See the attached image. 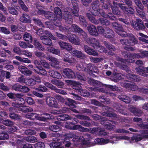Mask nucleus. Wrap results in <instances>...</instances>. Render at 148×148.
I'll return each instance as SVG.
<instances>
[{"label":"nucleus","mask_w":148,"mask_h":148,"mask_svg":"<svg viewBox=\"0 0 148 148\" xmlns=\"http://www.w3.org/2000/svg\"><path fill=\"white\" fill-rule=\"evenodd\" d=\"M58 43L62 49H65L68 51L71 50L72 47L71 45L67 42H58Z\"/></svg>","instance_id":"nucleus-15"},{"label":"nucleus","mask_w":148,"mask_h":148,"mask_svg":"<svg viewBox=\"0 0 148 148\" xmlns=\"http://www.w3.org/2000/svg\"><path fill=\"white\" fill-rule=\"evenodd\" d=\"M148 138V130H143L141 134L137 136H134L132 137V140L137 142L143 139Z\"/></svg>","instance_id":"nucleus-4"},{"label":"nucleus","mask_w":148,"mask_h":148,"mask_svg":"<svg viewBox=\"0 0 148 148\" xmlns=\"http://www.w3.org/2000/svg\"><path fill=\"white\" fill-rule=\"evenodd\" d=\"M137 14L141 18H143L145 16V13L144 12V7L143 5L138 7L136 9Z\"/></svg>","instance_id":"nucleus-27"},{"label":"nucleus","mask_w":148,"mask_h":148,"mask_svg":"<svg viewBox=\"0 0 148 148\" xmlns=\"http://www.w3.org/2000/svg\"><path fill=\"white\" fill-rule=\"evenodd\" d=\"M126 77L129 79L134 82H138L140 81V79L139 76L133 75L130 73L127 74Z\"/></svg>","instance_id":"nucleus-23"},{"label":"nucleus","mask_w":148,"mask_h":148,"mask_svg":"<svg viewBox=\"0 0 148 148\" xmlns=\"http://www.w3.org/2000/svg\"><path fill=\"white\" fill-rule=\"evenodd\" d=\"M69 134L67 136L68 137L72 138L73 137L76 140H81L82 141H84L85 140V138L82 136H76L71 133H69Z\"/></svg>","instance_id":"nucleus-35"},{"label":"nucleus","mask_w":148,"mask_h":148,"mask_svg":"<svg viewBox=\"0 0 148 148\" xmlns=\"http://www.w3.org/2000/svg\"><path fill=\"white\" fill-rule=\"evenodd\" d=\"M19 71L23 74L26 76H30L32 73L31 71L24 66L20 65L18 66Z\"/></svg>","instance_id":"nucleus-11"},{"label":"nucleus","mask_w":148,"mask_h":148,"mask_svg":"<svg viewBox=\"0 0 148 148\" xmlns=\"http://www.w3.org/2000/svg\"><path fill=\"white\" fill-rule=\"evenodd\" d=\"M37 114L36 113H30L26 114V118L31 120H34L36 118Z\"/></svg>","instance_id":"nucleus-39"},{"label":"nucleus","mask_w":148,"mask_h":148,"mask_svg":"<svg viewBox=\"0 0 148 148\" xmlns=\"http://www.w3.org/2000/svg\"><path fill=\"white\" fill-rule=\"evenodd\" d=\"M57 134H55V136L53 138L54 142L51 143L50 146L51 148H60V146L64 143L65 139L64 137L58 136Z\"/></svg>","instance_id":"nucleus-1"},{"label":"nucleus","mask_w":148,"mask_h":148,"mask_svg":"<svg viewBox=\"0 0 148 148\" xmlns=\"http://www.w3.org/2000/svg\"><path fill=\"white\" fill-rule=\"evenodd\" d=\"M2 123L4 125L7 126L11 127L14 125V123L12 121L8 119L3 120Z\"/></svg>","instance_id":"nucleus-52"},{"label":"nucleus","mask_w":148,"mask_h":148,"mask_svg":"<svg viewBox=\"0 0 148 148\" xmlns=\"http://www.w3.org/2000/svg\"><path fill=\"white\" fill-rule=\"evenodd\" d=\"M82 126L80 125H73L72 127L70 126L69 125H68L67 127L68 129H69L73 130H78L79 131H81Z\"/></svg>","instance_id":"nucleus-55"},{"label":"nucleus","mask_w":148,"mask_h":148,"mask_svg":"<svg viewBox=\"0 0 148 148\" xmlns=\"http://www.w3.org/2000/svg\"><path fill=\"white\" fill-rule=\"evenodd\" d=\"M92 113L91 110L87 108H81L79 110V113L84 114L87 113L89 114H91Z\"/></svg>","instance_id":"nucleus-60"},{"label":"nucleus","mask_w":148,"mask_h":148,"mask_svg":"<svg viewBox=\"0 0 148 148\" xmlns=\"http://www.w3.org/2000/svg\"><path fill=\"white\" fill-rule=\"evenodd\" d=\"M49 75L54 78L58 79H61L62 76L61 74L58 71L53 70H50L49 72Z\"/></svg>","instance_id":"nucleus-19"},{"label":"nucleus","mask_w":148,"mask_h":148,"mask_svg":"<svg viewBox=\"0 0 148 148\" xmlns=\"http://www.w3.org/2000/svg\"><path fill=\"white\" fill-rule=\"evenodd\" d=\"M25 140L29 143H35L37 141L36 137L33 136H29L25 137Z\"/></svg>","instance_id":"nucleus-44"},{"label":"nucleus","mask_w":148,"mask_h":148,"mask_svg":"<svg viewBox=\"0 0 148 148\" xmlns=\"http://www.w3.org/2000/svg\"><path fill=\"white\" fill-rule=\"evenodd\" d=\"M89 33L93 36H97L98 33L96 30V27L92 25H90L87 27Z\"/></svg>","instance_id":"nucleus-18"},{"label":"nucleus","mask_w":148,"mask_h":148,"mask_svg":"<svg viewBox=\"0 0 148 148\" xmlns=\"http://www.w3.org/2000/svg\"><path fill=\"white\" fill-rule=\"evenodd\" d=\"M49 129L54 132H57L60 130L59 126L57 125L50 126L49 127Z\"/></svg>","instance_id":"nucleus-58"},{"label":"nucleus","mask_w":148,"mask_h":148,"mask_svg":"<svg viewBox=\"0 0 148 148\" xmlns=\"http://www.w3.org/2000/svg\"><path fill=\"white\" fill-rule=\"evenodd\" d=\"M45 17L51 21H54L57 19V17H56L53 12H46L45 13Z\"/></svg>","instance_id":"nucleus-26"},{"label":"nucleus","mask_w":148,"mask_h":148,"mask_svg":"<svg viewBox=\"0 0 148 148\" xmlns=\"http://www.w3.org/2000/svg\"><path fill=\"white\" fill-rule=\"evenodd\" d=\"M22 85L18 83H16L12 86V89L17 91L21 92L22 89Z\"/></svg>","instance_id":"nucleus-47"},{"label":"nucleus","mask_w":148,"mask_h":148,"mask_svg":"<svg viewBox=\"0 0 148 148\" xmlns=\"http://www.w3.org/2000/svg\"><path fill=\"white\" fill-rule=\"evenodd\" d=\"M19 20L23 23H30L31 20L30 16L27 14L23 13L20 18Z\"/></svg>","instance_id":"nucleus-20"},{"label":"nucleus","mask_w":148,"mask_h":148,"mask_svg":"<svg viewBox=\"0 0 148 148\" xmlns=\"http://www.w3.org/2000/svg\"><path fill=\"white\" fill-rule=\"evenodd\" d=\"M92 9L94 11L92 12V14L95 16H97L100 13V10L99 8V2L98 1H95L91 4Z\"/></svg>","instance_id":"nucleus-7"},{"label":"nucleus","mask_w":148,"mask_h":148,"mask_svg":"<svg viewBox=\"0 0 148 148\" xmlns=\"http://www.w3.org/2000/svg\"><path fill=\"white\" fill-rule=\"evenodd\" d=\"M44 84L46 86L50 88L51 90H54L57 93L63 95H66L67 94L66 92L64 90L57 88L56 86L49 82H45Z\"/></svg>","instance_id":"nucleus-8"},{"label":"nucleus","mask_w":148,"mask_h":148,"mask_svg":"<svg viewBox=\"0 0 148 148\" xmlns=\"http://www.w3.org/2000/svg\"><path fill=\"white\" fill-rule=\"evenodd\" d=\"M49 51L51 53L60 56V51L58 49H56L53 47H50L48 49Z\"/></svg>","instance_id":"nucleus-56"},{"label":"nucleus","mask_w":148,"mask_h":148,"mask_svg":"<svg viewBox=\"0 0 148 148\" xmlns=\"http://www.w3.org/2000/svg\"><path fill=\"white\" fill-rule=\"evenodd\" d=\"M76 102L70 98H67L65 99V104L69 106H72L74 104H76Z\"/></svg>","instance_id":"nucleus-42"},{"label":"nucleus","mask_w":148,"mask_h":148,"mask_svg":"<svg viewBox=\"0 0 148 148\" xmlns=\"http://www.w3.org/2000/svg\"><path fill=\"white\" fill-rule=\"evenodd\" d=\"M48 117L39 116V114H37L36 119L45 122L48 120Z\"/></svg>","instance_id":"nucleus-63"},{"label":"nucleus","mask_w":148,"mask_h":148,"mask_svg":"<svg viewBox=\"0 0 148 148\" xmlns=\"http://www.w3.org/2000/svg\"><path fill=\"white\" fill-rule=\"evenodd\" d=\"M129 110L135 115L138 116H140L142 113V112L141 110L134 107H130L129 108Z\"/></svg>","instance_id":"nucleus-21"},{"label":"nucleus","mask_w":148,"mask_h":148,"mask_svg":"<svg viewBox=\"0 0 148 148\" xmlns=\"http://www.w3.org/2000/svg\"><path fill=\"white\" fill-rule=\"evenodd\" d=\"M64 76L69 78H74L76 77L75 73L71 69L66 68L63 71Z\"/></svg>","instance_id":"nucleus-10"},{"label":"nucleus","mask_w":148,"mask_h":148,"mask_svg":"<svg viewBox=\"0 0 148 148\" xmlns=\"http://www.w3.org/2000/svg\"><path fill=\"white\" fill-rule=\"evenodd\" d=\"M75 116L77 119L81 120H85L90 121L91 119L88 116L82 114H77L75 115Z\"/></svg>","instance_id":"nucleus-50"},{"label":"nucleus","mask_w":148,"mask_h":148,"mask_svg":"<svg viewBox=\"0 0 148 148\" xmlns=\"http://www.w3.org/2000/svg\"><path fill=\"white\" fill-rule=\"evenodd\" d=\"M18 110L19 111H21L24 112H32L33 111V109L30 107L26 106H20L18 108Z\"/></svg>","instance_id":"nucleus-28"},{"label":"nucleus","mask_w":148,"mask_h":148,"mask_svg":"<svg viewBox=\"0 0 148 148\" xmlns=\"http://www.w3.org/2000/svg\"><path fill=\"white\" fill-rule=\"evenodd\" d=\"M46 104L49 107L57 108L59 107L58 102L54 97H48L46 100Z\"/></svg>","instance_id":"nucleus-6"},{"label":"nucleus","mask_w":148,"mask_h":148,"mask_svg":"<svg viewBox=\"0 0 148 148\" xmlns=\"http://www.w3.org/2000/svg\"><path fill=\"white\" fill-rule=\"evenodd\" d=\"M73 56L81 59H84L86 58L85 54L81 51L76 50H74L72 52Z\"/></svg>","instance_id":"nucleus-25"},{"label":"nucleus","mask_w":148,"mask_h":148,"mask_svg":"<svg viewBox=\"0 0 148 148\" xmlns=\"http://www.w3.org/2000/svg\"><path fill=\"white\" fill-rule=\"evenodd\" d=\"M54 12L56 17L57 18L60 19L62 18V14L60 9L58 7H55L54 9Z\"/></svg>","instance_id":"nucleus-30"},{"label":"nucleus","mask_w":148,"mask_h":148,"mask_svg":"<svg viewBox=\"0 0 148 148\" xmlns=\"http://www.w3.org/2000/svg\"><path fill=\"white\" fill-rule=\"evenodd\" d=\"M86 15L90 21L92 23L97 25L99 23V20H97L90 13H87L86 14Z\"/></svg>","instance_id":"nucleus-31"},{"label":"nucleus","mask_w":148,"mask_h":148,"mask_svg":"<svg viewBox=\"0 0 148 148\" xmlns=\"http://www.w3.org/2000/svg\"><path fill=\"white\" fill-rule=\"evenodd\" d=\"M111 8L112 12L114 14L119 15L120 14V11L116 7L112 6Z\"/></svg>","instance_id":"nucleus-62"},{"label":"nucleus","mask_w":148,"mask_h":148,"mask_svg":"<svg viewBox=\"0 0 148 148\" xmlns=\"http://www.w3.org/2000/svg\"><path fill=\"white\" fill-rule=\"evenodd\" d=\"M25 84L29 86H32L35 84V81L34 79L30 78H28L26 79Z\"/></svg>","instance_id":"nucleus-38"},{"label":"nucleus","mask_w":148,"mask_h":148,"mask_svg":"<svg viewBox=\"0 0 148 148\" xmlns=\"http://www.w3.org/2000/svg\"><path fill=\"white\" fill-rule=\"evenodd\" d=\"M54 97L59 102L61 103H65V99L60 95H57L54 96Z\"/></svg>","instance_id":"nucleus-64"},{"label":"nucleus","mask_w":148,"mask_h":148,"mask_svg":"<svg viewBox=\"0 0 148 148\" xmlns=\"http://www.w3.org/2000/svg\"><path fill=\"white\" fill-rule=\"evenodd\" d=\"M93 65V64L91 63L88 64L86 67L84 69V71L87 72H92Z\"/></svg>","instance_id":"nucleus-61"},{"label":"nucleus","mask_w":148,"mask_h":148,"mask_svg":"<svg viewBox=\"0 0 148 148\" xmlns=\"http://www.w3.org/2000/svg\"><path fill=\"white\" fill-rule=\"evenodd\" d=\"M94 142L96 144L102 145L108 143L109 142V140L108 139H104L102 138H97L95 140Z\"/></svg>","instance_id":"nucleus-33"},{"label":"nucleus","mask_w":148,"mask_h":148,"mask_svg":"<svg viewBox=\"0 0 148 148\" xmlns=\"http://www.w3.org/2000/svg\"><path fill=\"white\" fill-rule=\"evenodd\" d=\"M84 50L88 54L93 56H98V53L94 50L91 49L87 45H84Z\"/></svg>","instance_id":"nucleus-17"},{"label":"nucleus","mask_w":148,"mask_h":148,"mask_svg":"<svg viewBox=\"0 0 148 148\" xmlns=\"http://www.w3.org/2000/svg\"><path fill=\"white\" fill-rule=\"evenodd\" d=\"M69 11L66 10V11H64V18L67 21L72 18V15L70 14H69Z\"/></svg>","instance_id":"nucleus-49"},{"label":"nucleus","mask_w":148,"mask_h":148,"mask_svg":"<svg viewBox=\"0 0 148 148\" xmlns=\"http://www.w3.org/2000/svg\"><path fill=\"white\" fill-rule=\"evenodd\" d=\"M113 106L120 113L124 115H127V113L124 111V108L122 105L119 103H114Z\"/></svg>","instance_id":"nucleus-14"},{"label":"nucleus","mask_w":148,"mask_h":148,"mask_svg":"<svg viewBox=\"0 0 148 148\" xmlns=\"http://www.w3.org/2000/svg\"><path fill=\"white\" fill-rule=\"evenodd\" d=\"M131 25L135 29L137 30L143 29L145 27L143 21L139 19H137L136 21H132Z\"/></svg>","instance_id":"nucleus-5"},{"label":"nucleus","mask_w":148,"mask_h":148,"mask_svg":"<svg viewBox=\"0 0 148 148\" xmlns=\"http://www.w3.org/2000/svg\"><path fill=\"white\" fill-rule=\"evenodd\" d=\"M106 87L110 88L112 90L114 91H117L118 92H122L123 91V90L122 88L119 87H117L116 86H112L111 85H107Z\"/></svg>","instance_id":"nucleus-40"},{"label":"nucleus","mask_w":148,"mask_h":148,"mask_svg":"<svg viewBox=\"0 0 148 148\" xmlns=\"http://www.w3.org/2000/svg\"><path fill=\"white\" fill-rule=\"evenodd\" d=\"M112 26L114 28L119 31V34L122 37H134L135 36L131 33H127L125 32L121 31L122 29L121 25L116 22L112 23Z\"/></svg>","instance_id":"nucleus-2"},{"label":"nucleus","mask_w":148,"mask_h":148,"mask_svg":"<svg viewBox=\"0 0 148 148\" xmlns=\"http://www.w3.org/2000/svg\"><path fill=\"white\" fill-rule=\"evenodd\" d=\"M71 30L73 32H78L81 30V28L77 25L73 24L71 25Z\"/></svg>","instance_id":"nucleus-57"},{"label":"nucleus","mask_w":148,"mask_h":148,"mask_svg":"<svg viewBox=\"0 0 148 148\" xmlns=\"http://www.w3.org/2000/svg\"><path fill=\"white\" fill-rule=\"evenodd\" d=\"M104 58H95L94 57H90V60L91 62L94 63H97L103 60Z\"/></svg>","instance_id":"nucleus-59"},{"label":"nucleus","mask_w":148,"mask_h":148,"mask_svg":"<svg viewBox=\"0 0 148 148\" xmlns=\"http://www.w3.org/2000/svg\"><path fill=\"white\" fill-rule=\"evenodd\" d=\"M78 17L80 24L84 27H86L87 23L84 17L82 15H80Z\"/></svg>","instance_id":"nucleus-48"},{"label":"nucleus","mask_w":148,"mask_h":148,"mask_svg":"<svg viewBox=\"0 0 148 148\" xmlns=\"http://www.w3.org/2000/svg\"><path fill=\"white\" fill-rule=\"evenodd\" d=\"M69 41L71 43L75 45H79L80 43L79 40L78 38H68Z\"/></svg>","instance_id":"nucleus-37"},{"label":"nucleus","mask_w":148,"mask_h":148,"mask_svg":"<svg viewBox=\"0 0 148 148\" xmlns=\"http://www.w3.org/2000/svg\"><path fill=\"white\" fill-rule=\"evenodd\" d=\"M41 39L42 40V42L45 45L49 46L51 45L52 43L51 40L49 38H42Z\"/></svg>","instance_id":"nucleus-46"},{"label":"nucleus","mask_w":148,"mask_h":148,"mask_svg":"<svg viewBox=\"0 0 148 148\" xmlns=\"http://www.w3.org/2000/svg\"><path fill=\"white\" fill-rule=\"evenodd\" d=\"M70 1L71 2L73 6V9L70 8H67L66 9V10L69 11V12H71L74 16L78 17L79 16V9L76 0H67V1Z\"/></svg>","instance_id":"nucleus-3"},{"label":"nucleus","mask_w":148,"mask_h":148,"mask_svg":"<svg viewBox=\"0 0 148 148\" xmlns=\"http://www.w3.org/2000/svg\"><path fill=\"white\" fill-rule=\"evenodd\" d=\"M18 3L23 10L25 12L29 11L28 8L22 0H18Z\"/></svg>","instance_id":"nucleus-45"},{"label":"nucleus","mask_w":148,"mask_h":148,"mask_svg":"<svg viewBox=\"0 0 148 148\" xmlns=\"http://www.w3.org/2000/svg\"><path fill=\"white\" fill-rule=\"evenodd\" d=\"M99 22L103 25L108 26L110 24V22L107 19L104 18H100L99 19Z\"/></svg>","instance_id":"nucleus-43"},{"label":"nucleus","mask_w":148,"mask_h":148,"mask_svg":"<svg viewBox=\"0 0 148 148\" xmlns=\"http://www.w3.org/2000/svg\"><path fill=\"white\" fill-rule=\"evenodd\" d=\"M63 60L69 63H74L75 60L73 58L70 57L69 54H65L63 57Z\"/></svg>","instance_id":"nucleus-29"},{"label":"nucleus","mask_w":148,"mask_h":148,"mask_svg":"<svg viewBox=\"0 0 148 148\" xmlns=\"http://www.w3.org/2000/svg\"><path fill=\"white\" fill-rule=\"evenodd\" d=\"M46 58L47 60L51 62V65L52 67L53 68H56V66L58 65L60 63L59 62L57 58L51 56H48L46 57Z\"/></svg>","instance_id":"nucleus-16"},{"label":"nucleus","mask_w":148,"mask_h":148,"mask_svg":"<svg viewBox=\"0 0 148 148\" xmlns=\"http://www.w3.org/2000/svg\"><path fill=\"white\" fill-rule=\"evenodd\" d=\"M9 116L10 118L13 119L17 120L21 119V116L20 115L13 113H10Z\"/></svg>","instance_id":"nucleus-53"},{"label":"nucleus","mask_w":148,"mask_h":148,"mask_svg":"<svg viewBox=\"0 0 148 148\" xmlns=\"http://www.w3.org/2000/svg\"><path fill=\"white\" fill-rule=\"evenodd\" d=\"M58 121H64L71 119V117L67 114L61 115L57 118Z\"/></svg>","instance_id":"nucleus-36"},{"label":"nucleus","mask_w":148,"mask_h":148,"mask_svg":"<svg viewBox=\"0 0 148 148\" xmlns=\"http://www.w3.org/2000/svg\"><path fill=\"white\" fill-rule=\"evenodd\" d=\"M8 9L9 12L11 14L15 15H18V12L14 8L10 6L8 8Z\"/></svg>","instance_id":"nucleus-54"},{"label":"nucleus","mask_w":148,"mask_h":148,"mask_svg":"<svg viewBox=\"0 0 148 148\" xmlns=\"http://www.w3.org/2000/svg\"><path fill=\"white\" fill-rule=\"evenodd\" d=\"M39 71L36 70L35 69H33V71L35 73H37L40 75H45L47 74V71L44 69H43L42 67H38Z\"/></svg>","instance_id":"nucleus-32"},{"label":"nucleus","mask_w":148,"mask_h":148,"mask_svg":"<svg viewBox=\"0 0 148 148\" xmlns=\"http://www.w3.org/2000/svg\"><path fill=\"white\" fill-rule=\"evenodd\" d=\"M136 70L140 75L145 77H148V67H138L136 68Z\"/></svg>","instance_id":"nucleus-9"},{"label":"nucleus","mask_w":148,"mask_h":148,"mask_svg":"<svg viewBox=\"0 0 148 148\" xmlns=\"http://www.w3.org/2000/svg\"><path fill=\"white\" fill-rule=\"evenodd\" d=\"M118 98L120 100L126 103H130L131 101L130 98L129 97L125 95H119Z\"/></svg>","instance_id":"nucleus-24"},{"label":"nucleus","mask_w":148,"mask_h":148,"mask_svg":"<svg viewBox=\"0 0 148 148\" xmlns=\"http://www.w3.org/2000/svg\"><path fill=\"white\" fill-rule=\"evenodd\" d=\"M92 46L95 48L97 49L101 53H106V52L107 51L105 48L101 45L99 42L96 40L95 41V42L93 43Z\"/></svg>","instance_id":"nucleus-13"},{"label":"nucleus","mask_w":148,"mask_h":148,"mask_svg":"<svg viewBox=\"0 0 148 148\" xmlns=\"http://www.w3.org/2000/svg\"><path fill=\"white\" fill-rule=\"evenodd\" d=\"M35 46L39 50L42 51H43L45 50V48L42 45H41L40 43L38 42L35 40V39H34L33 41V43Z\"/></svg>","instance_id":"nucleus-41"},{"label":"nucleus","mask_w":148,"mask_h":148,"mask_svg":"<svg viewBox=\"0 0 148 148\" xmlns=\"http://www.w3.org/2000/svg\"><path fill=\"white\" fill-rule=\"evenodd\" d=\"M110 138L115 140H128L129 139V138L126 136H111Z\"/></svg>","instance_id":"nucleus-34"},{"label":"nucleus","mask_w":148,"mask_h":148,"mask_svg":"<svg viewBox=\"0 0 148 148\" xmlns=\"http://www.w3.org/2000/svg\"><path fill=\"white\" fill-rule=\"evenodd\" d=\"M124 87L128 88L133 91H135L137 89L138 90L139 89L136 85L132 83H125L124 84Z\"/></svg>","instance_id":"nucleus-22"},{"label":"nucleus","mask_w":148,"mask_h":148,"mask_svg":"<svg viewBox=\"0 0 148 148\" xmlns=\"http://www.w3.org/2000/svg\"><path fill=\"white\" fill-rule=\"evenodd\" d=\"M89 89L91 91H98L100 92L106 93V92L102 88H96V87H90L89 88Z\"/></svg>","instance_id":"nucleus-51"},{"label":"nucleus","mask_w":148,"mask_h":148,"mask_svg":"<svg viewBox=\"0 0 148 148\" xmlns=\"http://www.w3.org/2000/svg\"><path fill=\"white\" fill-rule=\"evenodd\" d=\"M127 57L125 60L121 58L118 56H117L116 58L117 60L125 63H126V62L128 63L133 62L134 61L133 60L134 59L133 58L132 54L129 53L127 54Z\"/></svg>","instance_id":"nucleus-12"}]
</instances>
